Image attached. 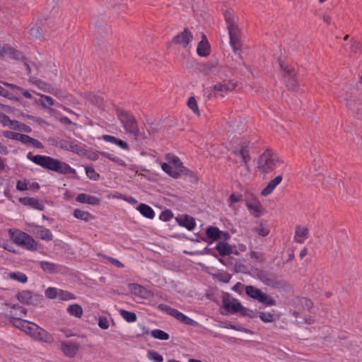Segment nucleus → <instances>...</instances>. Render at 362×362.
Returning a JSON list of instances; mask_svg holds the SVG:
<instances>
[{
	"label": "nucleus",
	"instance_id": "3c124183",
	"mask_svg": "<svg viewBox=\"0 0 362 362\" xmlns=\"http://www.w3.org/2000/svg\"><path fill=\"white\" fill-rule=\"evenodd\" d=\"M81 147L74 142H69L66 151H70L74 153H79L81 151Z\"/></svg>",
	"mask_w": 362,
	"mask_h": 362
},
{
	"label": "nucleus",
	"instance_id": "72a5a7b5",
	"mask_svg": "<svg viewBox=\"0 0 362 362\" xmlns=\"http://www.w3.org/2000/svg\"><path fill=\"white\" fill-rule=\"evenodd\" d=\"M17 313H11L10 315V322L12 325L18 328H21L24 326V324L29 323L28 321L23 320L19 317H16Z\"/></svg>",
	"mask_w": 362,
	"mask_h": 362
},
{
	"label": "nucleus",
	"instance_id": "bb28decb",
	"mask_svg": "<svg viewBox=\"0 0 362 362\" xmlns=\"http://www.w3.org/2000/svg\"><path fill=\"white\" fill-rule=\"evenodd\" d=\"M226 309L232 313H238L239 311H242L243 309L241 303L237 299H232L225 303Z\"/></svg>",
	"mask_w": 362,
	"mask_h": 362
},
{
	"label": "nucleus",
	"instance_id": "13d9d810",
	"mask_svg": "<svg viewBox=\"0 0 362 362\" xmlns=\"http://www.w3.org/2000/svg\"><path fill=\"white\" fill-rule=\"evenodd\" d=\"M21 122L17 120H12L11 119L8 127L13 130H18L19 131L20 129Z\"/></svg>",
	"mask_w": 362,
	"mask_h": 362
},
{
	"label": "nucleus",
	"instance_id": "37998d69",
	"mask_svg": "<svg viewBox=\"0 0 362 362\" xmlns=\"http://www.w3.org/2000/svg\"><path fill=\"white\" fill-rule=\"evenodd\" d=\"M259 317L264 322H272L274 320V315L270 313L261 312Z\"/></svg>",
	"mask_w": 362,
	"mask_h": 362
},
{
	"label": "nucleus",
	"instance_id": "c85d7f7f",
	"mask_svg": "<svg viewBox=\"0 0 362 362\" xmlns=\"http://www.w3.org/2000/svg\"><path fill=\"white\" fill-rule=\"evenodd\" d=\"M222 233V231L216 226H209L206 230V235L211 241L221 239Z\"/></svg>",
	"mask_w": 362,
	"mask_h": 362
},
{
	"label": "nucleus",
	"instance_id": "09e8293b",
	"mask_svg": "<svg viewBox=\"0 0 362 362\" xmlns=\"http://www.w3.org/2000/svg\"><path fill=\"white\" fill-rule=\"evenodd\" d=\"M173 216V214L171 211L166 209L160 214V220H163L164 221H169Z\"/></svg>",
	"mask_w": 362,
	"mask_h": 362
},
{
	"label": "nucleus",
	"instance_id": "393cba45",
	"mask_svg": "<svg viewBox=\"0 0 362 362\" xmlns=\"http://www.w3.org/2000/svg\"><path fill=\"white\" fill-rule=\"evenodd\" d=\"M76 201L79 203H86L93 206L99 205L100 203L99 198L88 195L85 193L78 194L76 197Z\"/></svg>",
	"mask_w": 362,
	"mask_h": 362
},
{
	"label": "nucleus",
	"instance_id": "58836bf2",
	"mask_svg": "<svg viewBox=\"0 0 362 362\" xmlns=\"http://www.w3.org/2000/svg\"><path fill=\"white\" fill-rule=\"evenodd\" d=\"M74 216L75 218L81 220L88 221L90 218V214L85 211L76 209L74 211Z\"/></svg>",
	"mask_w": 362,
	"mask_h": 362
},
{
	"label": "nucleus",
	"instance_id": "dca6fc26",
	"mask_svg": "<svg viewBox=\"0 0 362 362\" xmlns=\"http://www.w3.org/2000/svg\"><path fill=\"white\" fill-rule=\"evenodd\" d=\"M128 288L132 294L142 299L148 298L152 296L151 291L138 284H129Z\"/></svg>",
	"mask_w": 362,
	"mask_h": 362
},
{
	"label": "nucleus",
	"instance_id": "39448f33",
	"mask_svg": "<svg viewBox=\"0 0 362 362\" xmlns=\"http://www.w3.org/2000/svg\"><path fill=\"white\" fill-rule=\"evenodd\" d=\"M11 238L16 244L27 250H35L37 249V242L33 237L24 232L19 230L12 232L11 233Z\"/></svg>",
	"mask_w": 362,
	"mask_h": 362
},
{
	"label": "nucleus",
	"instance_id": "bf43d9fd",
	"mask_svg": "<svg viewBox=\"0 0 362 362\" xmlns=\"http://www.w3.org/2000/svg\"><path fill=\"white\" fill-rule=\"evenodd\" d=\"M105 258L107 259L113 265H115L117 267H119V268L124 267V264L117 259L112 258L111 257H105Z\"/></svg>",
	"mask_w": 362,
	"mask_h": 362
},
{
	"label": "nucleus",
	"instance_id": "1a4fd4ad",
	"mask_svg": "<svg viewBox=\"0 0 362 362\" xmlns=\"http://www.w3.org/2000/svg\"><path fill=\"white\" fill-rule=\"evenodd\" d=\"M245 205L250 214L255 217L261 216L264 210L259 199L252 193L245 194Z\"/></svg>",
	"mask_w": 362,
	"mask_h": 362
},
{
	"label": "nucleus",
	"instance_id": "423d86ee",
	"mask_svg": "<svg viewBox=\"0 0 362 362\" xmlns=\"http://www.w3.org/2000/svg\"><path fill=\"white\" fill-rule=\"evenodd\" d=\"M117 116L126 132L135 138L139 137V131L134 117L124 112H118Z\"/></svg>",
	"mask_w": 362,
	"mask_h": 362
},
{
	"label": "nucleus",
	"instance_id": "2f4dec72",
	"mask_svg": "<svg viewBox=\"0 0 362 362\" xmlns=\"http://www.w3.org/2000/svg\"><path fill=\"white\" fill-rule=\"evenodd\" d=\"M137 209L146 218H153L155 216L153 210L146 204H140Z\"/></svg>",
	"mask_w": 362,
	"mask_h": 362
},
{
	"label": "nucleus",
	"instance_id": "79ce46f5",
	"mask_svg": "<svg viewBox=\"0 0 362 362\" xmlns=\"http://www.w3.org/2000/svg\"><path fill=\"white\" fill-rule=\"evenodd\" d=\"M255 232L258 233L259 235L262 237H265L269 233V228L267 226L263 224L262 223H259L255 228Z\"/></svg>",
	"mask_w": 362,
	"mask_h": 362
},
{
	"label": "nucleus",
	"instance_id": "0eeeda50",
	"mask_svg": "<svg viewBox=\"0 0 362 362\" xmlns=\"http://www.w3.org/2000/svg\"><path fill=\"white\" fill-rule=\"evenodd\" d=\"M278 64L287 87L289 89L296 90L298 86V81L294 69L288 66L281 60H279Z\"/></svg>",
	"mask_w": 362,
	"mask_h": 362
},
{
	"label": "nucleus",
	"instance_id": "6ab92c4d",
	"mask_svg": "<svg viewBox=\"0 0 362 362\" xmlns=\"http://www.w3.org/2000/svg\"><path fill=\"white\" fill-rule=\"evenodd\" d=\"M33 335L39 341L52 344L54 341V337L52 334L48 333L46 330L36 326L33 331Z\"/></svg>",
	"mask_w": 362,
	"mask_h": 362
},
{
	"label": "nucleus",
	"instance_id": "c9c22d12",
	"mask_svg": "<svg viewBox=\"0 0 362 362\" xmlns=\"http://www.w3.org/2000/svg\"><path fill=\"white\" fill-rule=\"evenodd\" d=\"M30 81L35 84L37 86H38L40 89L45 90V91H49L50 90V85L45 83V82H43L40 79H37V78L35 77H30Z\"/></svg>",
	"mask_w": 362,
	"mask_h": 362
},
{
	"label": "nucleus",
	"instance_id": "cd10ccee",
	"mask_svg": "<svg viewBox=\"0 0 362 362\" xmlns=\"http://www.w3.org/2000/svg\"><path fill=\"white\" fill-rule=\"evenodd\" d=\"M177 221L181 226L186 228L189 230L194 229L195 227L194 219L189 215H185L179 219L177 218Z\"/></svg>",
	"mask_w": 362,
	"mask_h": 362
},
{
	"label": "nucleus",
	"instance_id": "864d4df0",
	"mask_svg": "<svg viewBox=\"0 0 362 362\" xmlns=\"http://www.w3.org/2000/svg\"><path fill=\"white\" fill-rule=\"evenodd\" d=\"M147 358L149 361L158 362V353L152 350H149L147 354Z\"/></svg>",
	"mask_w": 362,
	"mask_h": 362
},
{
	"label": "nucleus",
	"instance_id": "4c0bfd02",
	"mask_svg": "<svg viewBox=\"0 0 362 362\" xmlns=\"http://www.w3.org/2000/svg\"><path fill=\"white\" fill-rule=\"evenodd\" d=\"M251 174V170L249 163L243 164L240 170V176L241 179L245 181L247 180Z\"/></svg>",
	"mask_w": 362,
	"mask_h": 362
},
{
	"label": "nucleus",
	"instance_id": "4468645a",
	"mask_svg": "<svg viewBox=\"0 0 362 362\" xmlns=\"http://www.w3.org/2000/svg\"><path fill=\"white\" fill-rule=\"evenodd\" d=\"M233 153L235 156L233 161L236 163H243L246 164L249 163L251 160L247 145H243L239 148L235 149Z\"/></svg>",
	"mask_w": 362,
	"mask_h": 362
},
{
	"label": "nucleus",
	"instance_id": "4be33fe9",
	"mask_svg": "<svg viewBox=\"0 0 362 362\" xmlns=\"http://www.w3.org/2000/svg\"><path fill=\"white\" fill-rule=\"evenodd\" d=\"M33 233L37 238L46 241H49L53 238L51 231L49 229L45 228L44 226H35L33 229Z\"/></svg>",
	"mask_w": 362,
	"mask_h": 362
},
{
	"label": "nucleus",
	"instance_id": "4d7b16f0",
	"mask_svg": "<svg viewBox=\"0 0 362 362\" xmlns=\"http://www.w3.org/2000/svg\"><path fill=\"white\" fill-rule=\"evenodd\" d=\"M10 120L11 119L8 116L0 112V123H1L4 126L8 127Z\"/></svg>",
	"mask_w": 362,
	"mask_h": 362
},
{
	"label": "nucleus",
	"instance_id": "774afa93",
	"mask_svg": "<svg viewBox=\"0 0 362 362\" xmlns=\"http://www.w3.org/2000/svg\"><path fill=\"white\" fill-rule=\"evenodd\" d=\"M19 131L26 132V133H30L32 132V129L27 124L21 123Z\"/></svg>",
	"mask_w": 362,
	"mask_h": 362
},
{
	"label": "nucleus",
	"instance_id": "2eb2a0df",
	"mask_svg": "<svg viewBox=\"0 0 362 362\" xmlns=\"http://www.w3.org/2000/svg\"><path fill=\"white\" fill-rule=\"evenodd\" d=\"M192 38V33L187 28H185L182 32L175 35L173 40L175 44L179 45L183 48H187Z\"/></svg>",
	"mask_w": 362,
	"mask_h": 362
},
{
	"label": "nucleus",
	"instance_id": "0e129e2a",
	"mask_svg": "<svg viewBox=\"0 0 362 362\" xmlns=\"http://www.w3.org/2000/svg\"><path fill=\"white\" fill-rule=\"evenodd\" d=\"M31 138L32 137H30L26 134H23L22 136V139L21 140V142L25 145L30 146Z\"/></svg>",
	"mask_w": 362,
	"mask_h": 362
},
{
	"label": "nucleus",
	"instance_id": "9d476101",
	"mask_svg": "<svg viewBox=\"0 0 362 362\" xmlns=\"http://www.w3.org/2000/svg\"><path fill=\"white\" fill-rule=\"evenodd\" d=\"M160 310L164 312L168 315L173 316L180 322H182L187 325L194 326L197 324V322L194 321V320L191 319L190 317H187L182 313L168 305L160 304Z\"/></svg>",
	"mask_w": 362,
	"mask_h": 362
},
{
	"label": "nucleus",
	"instance_id": "e433bc0d",
	"mask_svg": "<svg viewBox=\"0 0 362 362\" xmlns=\"http://www.w3.org/2000/svg\"><path fill=\"white\" fill-rule=\"evenodd\" d=\"M119 313L122 317L129 322H133L136 320V315L134 313L129 312L123 309H121Z\"/></svg>",
	"mask_w": 362,
	"mask_h": 362
},
{
	"label": "nucleus",
	"instance_id": "7ed1b4c3",
	"mask_svg": "<svg viewBox=\"0 0 362 362\" xmlns=\"http://www.w3.org/2000/svg\"><path fill=\"white\" fill-rule=\"evenodd\" d=\"M283 160L279 155L272 150L264 151L257 160V168L260 173L268 174L280 166Z\"/></svg>",
	"mask_w": 362,
	"mask_h": 362
},
{
	"label": "nucleus",
	"instance_id": "6e6d98bb",
	"mask_svg": "<svg viewBox=\"0 0 362 362\" xmlns=\"http://www.w3.org/2000/svg\"><path fill=\"white\" fill-rule=\"evenodd\" d=\"M28 182H26L25 180L18 181L17 184H16V188H17V189H18L20 191L27 190L28 189Z\"/></svg>",
	"mask_w": 362,
	"mask_h": 362
},
{
	"label": "nucleus",
	"instance_id": "7c9ffc66",
	"mask_svg": "<svg viewBox=\"0 0 362 362\" xmlns=\"http://www.w3.org/2000/svg\"><path fill=\"white\" fill-rule=\"evenodd\" d=\"M103 139L107 142L115 144L116 145L119 146L120 148L123 149L128 148V144L127 142L121 139H119L113 136L105 134L103 136Z\"/></svg>",
	"mask_w": 362,
	"mask_h": 362
},
{
	"label": "nucleus",
	"instance_id": "b1692460",
	"mask_svg": "<svg viewBox=\"0 0 362 362\" xmlns=\"http://www.w3.org/2000/svg\"><path fill=\"white\" fill-rule=\"evenodd\" d=\"M197 53L200 57H206L210 53V46L204 35L202 36V40L198 43Z\"/></svg>",
	"mask_w": 362,
	"mask_h": 362
},
{
	"label": "nucleus",
	"instance_id": "e2e57ef3",
	"mask_svg": "<svg viewBox=\"0 0 362 362\" xmlns=\"http://www.w3.org/2000/svg\"><path fill=\"white\" fill-rule=\"evenodd\" d=\"M30 146H33L37 148H43V145L42 144V143H40L39 141H37V139H35L33 138H31Z\"/></svg>",
	"mask_w": 362,
	"mask_h": 362
},
{
	"label": "nucleus",
	"instance_id": "ddd939ff",
	"mask_svg": "<svg viewBox=\"0 0 362 362\" xmlns=\"http://www.w3.org/2000/svg\"><path fill=\"white\" fill-rule=\"evenodd\" d=\"M237 86L236 82L229 80L223 81L213 86V90L215 92V95L223 97L225 94L231 92Z\"/></svg>",
	"mask_w": 362,
	"mask_h": 362
},
{
	"label": "nucleus",
	"instance_id": "c03bdc74",
	"mask_svg": "<svg viewBox=\"0 0 362 362\" xmlns=\"http://www.w3.org/2000/svg\"><path fill=\"white\" fill-rule=\"evenodd\" d=\"M40 102L44 107H49L54 105V100L48 95H42Z\"/></svg>",
	"mask_w": 362,
	"mask_h": 362
},
{
	"label": "nucleus",
	"instance_id": "5701e85b",
	"mask_svg": "<svg viewBox=\"0 0 362 362\" xmlns=\"http://www.w3.org/2000/svg\"><path fill=\"white\" fill-rule=\"evenodd\" d=\"M20 202L25 206H30V207L40 211L44 210V204L37 199L33 197H23L19 199Z\"/></svg>",
	"mask_w": 362,
	"mask_h": 362
},
{
	"label": "nucleus",
	"instance_id": "680f3d73",
	"mask_svg": "<svg viewBox=\"0 0 362 362\" xmlns=\"http://www.w3.org/2000/svg\"><path fill=\"white\" fill-rule=\"evenodd\" d=\"M69 143V141H68L60 140L59 142H57V144L56 145L62 149L67 150Z\"/></svg>",
	"mask_w": 362,
	"mask_h": 362
},
{
	"label": "nucleus",
	"instance_id": "f704fd0d",
	"mask_svg": "<svg viewBox=\"0 0 362 362\" xmlns=\"http://www.w3.org/2000/svg\"><path fill=\"white\" fill-rule=\"evenodd\" d=\"M40 264L41 268L45 272H47L49 273L56 272L57 268L59 267L55 264L49 262H47V261H42V262H40Z\"/></svg>",
	"mask_w": 362,
	"mask_h": 362
},
{
	"label": "nucleus",
	"instance_id": "6e6552de",
	"mask_svg": "<svg viewBox=\"0 0 362 362\" xmlns=\"http://www.w3.org/2000/svg\"><path fill=\"white\" fill-rule=\"evenodd\" d=\"M245 293L251 298H253L267 306L276 305V300L273 298L263 293L260 289L253 286H246Z\"/></svg>",
	"mask_w": 362,
	"mask_h": 362
},
{
	"label": "nucleus",
	"instance_id": "20e7f679",
	"mask_svg": "<svg viewBox=\"0 0 362 362\" xmlns=\"http://www.w3.org/2000/svg\"><path fill=\"white\" fill-rule=\"evenodd\" d=\"M224 18L227 25L230 37V45L233 52H236L242 47L241 32L237 25L234 13L231 11H227L224 13Z\"/></svg>",
	"mask_w": 362,
	"mask_h": 362
},
{
	"label": "nucleus",
	"instance_id": "f257e3e1",
	"mask_svg": "<svg viewBox=\"0 0 362 362\" xmlns=\"http://www.w3.org/2000/svg\"><path fill=\"white\" fill-rule=\"evenodd\" d=\"M27 158L35 164L49 170L61 174L76 173V170L71 168L67 163L50 156L41 155L33 156L31 153H29L27 155Z\"/></svg>",
	"mask_w": 362,
	"mask_h": 362
},
{
	"label": "nucleus",
	"instance_id": "8fccbe9b",
	"mask_svg": "<svg viewBox=\"0 0 362 362\" xmlns=\"http://www.w3.org/2000/svg\"><path fill=\"white\" fill-rule=\"evenodd\" d=\"M45 295L49 298H54L59 295V292L55 288H48L45 291Z\"/></svg>",
	"mask_w": 362,
	"mask_h": 362
},
{
	"label": "nucleus",
	"instance_id": "052dcab7",
	"mask_svg": "<svg viewBox=\"0 0 362 362\" xmlns=\"http://www.w3.org/2000/svg\"><path fill=\"white\" fill-rule=\"evenodd\" d=\"M13 310H18V311H17V315H25L26 314V310L25 308H23V307L18 305H12L11 307ZM11 313H13L12 311H11Z\"/></svg>",
	"mask_w": 362,
	"mask_h": 362
},
{
	"label": "nucleus",
	"instance_id": "f3484780",
	"mask_svg": "<svg viewBox=\"0 0 362 362\" xmlns=\"http://www.w3.org/2000/svg\"><path fill=\"white\" fill-rule=\"evenodd\" d=\"M16 297L21 303L27 305L31 304L33 305H36L40 299V296L32 295V293L29 291H23L19 292Z\"/></svg>",
	"mask_w": 362,
	"mask_h": 362
},
{
	"label": "nucleus",
	"instance_id": "473e14b6",
	"mask_svg": "<svg viewBox=\"0 0 362 362\" xmlns=\"http://www.w3.org/2000/svg\"><path fill=\"white\" fill-rule=\"evenodd\" d=\"M67 312L72 316L81 317L83 314V309L81 305L73 304L67 308Z\"/></svg>",
	"mask_w": 362,
	"mask_h": 362
},
{
	"label": "nucleus",
	"instance_id": "c756f323",
	"mask_svg": "<svg viewBox=\"0 0 362 362\" xmlns=\"http://www.w3.org/2000/svg\"><path fill=\"white\" fill-rule=\"evenodd\" d=\"M215 248L221 256L228 255L232 253V247L225 242H218Z\"/></svg>",
	"mask_w": 362,
	"mask_h": 362
},
{
	"label": "nucleus",
	"instance_id": "69168bd1",
	"mask_svg": "<svg viewBox=\"0 0 362 362\" xmlns=\"http://www.w3.org/2000/svg\"><path fill=\"white\" fill-rule=\"evenodd\" d=\"M16 133V132H11V131H4L3 136L6 138L14 140Z\"/></svg>",
	"mask_w": 362,
	"mask_h": 362
},
{
	"label": "nucleus",
	"instance_id": "5fc2aeb1",
	"mask_svg": "<svg viewBox=\"0 0 362 362\" xmlns=\"http://www.w3.org/2000/svg\"><path fill=\"white\" fill-rule=\"evenodd\" d=\"M242 200V195L238 194L232 193L229 197V202L230 204L237 203Z\"/></svg>",
	"mask_w": 362,
	"mask_h": 362
},
{
	"label": "nucleus",
	"instance_id": "f03ea898",
	"mask_svg": "<svg viewBox=\"0 0 362 362\" xmlns=\"http://www.w3.org/2000/svg\"><path fill=\"white\" fill-rule=\"evenodd\" d=\"M166 162L161 164L162 170L173 178L182 175H191L192 172L185 168L179 158L174 154L168 153L165 156Z\"/></svg>",
	"mask_w": 362,
	"mask_h": 362
},
{
	"label": "nucleus",
	"instance_id": "a18cd8bd",
	"mask_svg": "<svg viewBox=\"0 0 362 362\" xmlns=\"http://www.w3.org/2000/svg\"><path fill=\"white\" fill-rule=\"evenodd\" d=\"M299 301L305 310H310L313 307V303L308 298H303Z\"/></svg>",
	"mask_w": 362,
	"mask_h": 362
},
{
	"label": "nucleus",
	"instance_id": "ea45409f",
	"mask_svg": "<svg viewBox=\"0 0 362 362\" xmlns=\"http://www.w3.org/2000/svg\"><path fill=\"white\" fill-rule=\"evenodd\" d=\"M187 106L189 107V109L192 110V112L194 114H196L198 116L200 115L197 102L194 97L189 98L187 100Z\"/></svg>",
	"mask_w": 362,
	"mask_h": 362
},
{
	"label": "nucleus",
	"instance_id": "412c9836",
	"mask_svg": "<svg viewBox=\"0 0 362 362\" xmlns=\"http://www.w3.org/2000/svg\"><path fill=\"white\" fill-rule=\"evenodd\" d=\"M283 177L281 175L276 176L274 179L271 180L269 183L261 191V195L267 197L271 194L275 188L281 182Z\"/></svg>",
	"mask_w": 362,
	"mask_h": 362
},
{
	"label": "nucleus",
	"instance_id": "9b49d317",
	"mask_svg": "<svg viewBox=\"0 0 362 362\" xmlns=\"http://www.w3.org/2000/svg\"><path fill=\"white\" fill-rule=\"evenodd\" d=\"M53 16L54 14L52 12H49V14L42 13L40 18L38 19L29 30L30 37L34 39H40L42 37L44 36V31L42 26V21H47Z\"/></svg>",
	"mask_w": 362,
	"mask_h": 362
},
{
	"label": "nucleus",
	"instance_id": "a211bd4d",
	"mask_svg": "<svg viewBox=\"0 0 362 362\" xmlns=\"http://www.w3.org/2000/svg\"><path fill=\"white\" fill-rule=\"evenodd\" d=\"M61 348L66 356L72 358L77 354L79 345L75 342L62 341Z\"/></svg>",
	"mask_w": 362,
	"mask_h": 362
},
{
	"label": "nucleus",
	"instance_id": "49530a36",
	"mask_svg": "<svg viewBox=\"0 0 362 362\" xmlns=\"http://www.w3.org/2000/svg\"><path fill=\"white\" fill-rule=\"evenodd\" d=\"M59 298L62 300H71V299H74L75 298V296L74 294L68 292V291H62L60 290L59 291V295H58Z\"/></svg>",
	"mask_w": 362,
	"mask_h": 362
},
{
	"label": "nucleus",
	"instance_id": "a878e982",
	"mask_svg": "<svg viewBox=\"0 0 362 362\" xmlns=\"http://www.w3.org/2000/svg\"><path fill=\"white\" fill-rule=\"evenodd\" d=\"M308 235V229L302 226H297L295 230L294 241L298 243H303Z\"/></svg>",
	"mask_w": 362,
	"mask_h": 362
},
{
	"label": "nucleus",
	"instance_id": "338daca9",
	"mask_svg": "<svg viewBox=\"0 0 362 362\" xmlns=\"http://www.w3.org/2000/svg\"><path fill=\"white\" fill-rule=\"evenodd\" d=\"M101 154L110 159L111 160L114 161V162H119V159L117 158V157H115V156H113V155L109 153H107V152H101Z\"/></svg>",
	"mask_w": 362,
	"mask_h": 362
},
{
	"label": "nucleus",
	"instance_id": "aec40b11",
	"mask_svg": "<svg viewBox=\"0 0 362 362\" xmlns=\"http://www.w3.org/2000/svg\"><path fill=\"white\" fill-rule=\"evenodd\" d=\"M283 177L281 175L276 176L274 179L271 180L269 183L261 191V195L267 197L271 194L275 188L281 182Z\"/></svg>",
	"mask_w": 362,
	"mask_h": 362
},
{
	"label": "nucleus",
	"instance_id": "603ef678",
	"mask_svg": "<svg viewBox=\"0 0 362 362\" xmlns=\"http://www.w3.org/2000/svg\"><path fill=\"white\" fill-rule=\"evenodd\" d=\"M98 326L103 329H107L109 327V322L105 317H100L98 320Z\"/></svg>",
	"mask_w": 362,
	"mask_h": 362
},
{
	"label": "nucleus",
	"instance_id": "f8f14e48",
	"mask_svg": "<svg viewBox=\"0 0 362 362\" xmlns=\"http://www.w3.org/2000/svg\"><path fill=\"white\" fill-rule=\"evenodd\" d=\"M9 57L15 60H23L24 54L21 51L15 49L8 44H0V57Z\"/></svg>",
	"mask_w": 362,
	"mask_h": 362
},
{
	"label": "nucleus",
	"instance_id": "de8ad7c7",
	"mask_svg": "<svg viewBox=\"0 0 362 362\" xmlns=\"http://www.w3.org/2000/svg\"><path fill=\"white\" fill-rule=\"evenodd\" d=\"M86 172L87 174V176L93 180H96L98 178L99 175L96 173L94 168L93 167L88 166L86 168Z\"/></svg>",
	"mask_w": 362,
	"mask_h": 362
},
{
	"label": "nucleus",
	"instance_id": "a19ab883",
	"mask_svg": "<svg viewBox=\"0 0 362 362\" xmlns=\"http://www.w3.org/2000/svg\"><path fill=\"white\" fill-rule=\"evenodd\" d=\"M8 276L11 279L21 283H25L28 280L26 275L21 272H11Z\"/></svg>",
	"mask_w": 362,
	"mask_h": 362
}]
</instances>
